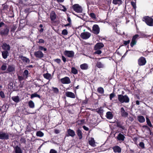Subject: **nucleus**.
Returning <instances> with one entry per match:
<instances>
[{"label":"nucleus","mask_w":153,"mask_h":153,"mask_svg":"<svg viewBox=\"0 0 153 153\" xmlns=\"http://www.w3.org/2000/svg\"><path fill=\"white\" fill-rule=\"evenodd\" d=\"M118 99L119 101L121 103H128L130 101L129 97L126 95H123L122 94H118Z\"/></svg>","instance_id":"f257e3e1"},{"label":"nucleus","mask_w":153,"mask_h":153,"mask_svg":"<svg viewBox=\"0 0 153 153\" xmlns=\"http://www.w3.org/2000/svg\"><path fill=\"white\" fill-rule=\"evenodd\" d=\"M142 20L148 25L153 26V19L152 17L148 16H145L143 18Z\"/></svg>","instance_id":"f03ea898"},{"label":"nucleus","mask_w":153,"mask_h":153,"mask_svg":"<svg viewBox=\"0 0 153 153\" xmlns=\"http://www.w3.org/2000/svg\"><path fill=\"white\" fill-rule=\"evenodd\" d=\"M71 8L77 13H81L82 12V8L78 4H74L72 6Z\"/></svg>","instance_id":"7ed1b4c3"},{"label":"nucleus","mask_w":153,"mask_h":153,"mask_svg":"<svg viewBox=\"0 0 153 153\" xmlns=\"http://www.w3.org/2000/svg\"><path fill=\"white\" fill-rule=\"evenodd\" d=\"M9 27L7 25L4 26V28H2L0 30V34L2 36L7 35L9 34Z\"/></svg>","instance_id":"20e7f679"},{"label":"nucleus","mask_w":153,"mask_h":153,"mask_svg":"<svg viewBox=\"0 0 153 153\" xmlns=\"http://www.w3.org/2000/svg\"><path fill=\"white\" fill-rule=\"evenodd\" d=\"M146 58L143 57H140L137 61L138 64L140 66H143L145 65L146 63Z\"/></svg>","instance_id":"39448f33"},{"label":"nucleus","mask_w":153,"mask_h":153,"mask_svg":"<svg viewBox=\"0 0 153 153\" xmlns=\"http://www.w3.org/2000/svg\"><path fill=\"white\" fill-rule=\"evenodd\" d=\"M9 139V135L7 133L3 132H0V139L7 140Z\"/></svg>","instance_id":"423d86ee"},{"label":"nucleus","mask_w":153,"mask_h":153,"mask_svg":"<svg viewBox=\"0 0 153 153\" xmlns=\"http://www.w3.org/2000/svg\"><path fill=\"white\" fill-rule=\"evenodd\" d=\"M100 32V28L99 26L97 25H94L92 27V29L91 32L94 34L97 35Z\"/></svg>","instance_id":"0eeeda50"},{"label":"nucleus","mask_w":153,"mask_h":153,"mask_svg":"<svg viewBox=\"0 0 153 153\" xmlns=\"http://www.w3.org/2000/svg\"><path fill=\"white\" fill-rule=\"evenodd\" d=\"M91 36V33L88 32H82L80 34L81 37L83 39H88Z\"/></svg>","instance_id":"6e6552de"},{"label":"nucleus","mask_w":153,"mask_h":153,"mask_svg":"<svg viewBox=\"0 0 153 153\" xmlns=\"http://www.w3.org/2000/svg\"><path fill=\"white\" fill-rule=\"evenodd\" d=\"M115 138L117 141L122 142L124 141L125 137L124 134L121 133H119Z\"/></svg>","instance_id":"1a4fd4ad"},{"label":"nucleus","mask_w":153,"mask_h":153,"mask_svg":"<svg viewBox=\"0 0 153 153\" xmlns=\"http://www.w3.org/2000/svg\"><path fill=\"white\" fill-rule=\"evenodd\" d=\"M64 55L68 57H73L74 56V53L72 51H69L65 50L64 52Z\"/></svg>","instance_id":"9d476101"},{"label":"nucleus","mask_w":153,"mask_h":153,"mask_svg":"<svg viewBox=\"0 0 153 153\" xmlns=\"http://www.w3.org/2000/svg\"><path fill=\"white\" fill-rule=\"evenodd\" d=\"M139 36L138 34H135L133 36L130 43V46L131 47H133L134 45H136L137 42L136 39Z\"/></svg>","instance_id":"9b49d317"},{"label":"nucleus","mask_w":153,"mask_h":153,"mask_svg":"<svg viewBox=\"0 0 153 153\" xmlns=\"http://www.w3.org/2000/svg\"><path fill=\"white\" fill-rule=\"evenodd\" d=\"M60 81L63 84H68L71 82L69 78L67 76L61 79Z\"/></svg>","instance_id":"f8f14e48"},{"label":"nucleus","mask_w":153,"mask_h":153,"mask_svg":"<svg viewBox=\"0 0 153 153\" xmlns=\"http://www.w3.org/2000/svg\"><path fill=\"white\" fill-rule=\"evenodd\" d=\"M104 46V45L103 43L102 42H98L95 45L94 49V50H100L103 48Z\"/></svg>","instance_id":"ddd939ff"},{"label":"nucleus","mask_w":153,"mask_h":153,"mask_svg":"<svg viewBox=\"0 0 153 153\" xmlns=\"http://www.w3.org/2000/svg\"><path fill=\"white\" fill-rule=\"evenodd\" d=\"M34 55L36 57L39 58H42L44 57V56L43 53L39 50L35 51L34 53Z\"/></svg>","instance_id":"4468645a"},{"label":"nucleus","mask_w":153,"mask_h":153,"mask_svg":"<svg viewBox=\"0 0 153 153\" xmlns=\"http://www.w3.org/2000/svg\"><path fill=\"white\" fill-rule=\"evenodd\" d=\"M67 136H71L73 137L75 135V131L69 128L67 130Z\"/></svg>","instance_id":"2eb2a0df"},{"label":"nucleus","mask_w":153,"mask_h":153,"mask_svg":"<svg viewBox=\"0 0 153 153\" xmlns=\"http://www.w3.org/2000/svg\"><path fill=\"white\" fill-rule=\"evenodd\" d=\"M65 95L67 97L71 98H75L76 97L74 94L71 92L66 91Z\"/></svg>","instance_id":"dca6fc26"},{"label":"nucleus","mask_w":153,"mask_h":153,"mask_svg":"<svg viewBox=\"0 0 153 153\" xmlns=\"http://www.w3.org/2000/svg\"><path fill=\"white\" fill-rule=\"evenodd\" d=\"M120 112L121 116L122 117H128V114L125 111L124 108L121 107L120 109Z\"/></svg>","instance_id":"f3484780"},{"label":"nucleus","mask_w":153,"mask_h":153,"mask_svg":"<svg viewBox=\"0 0 153 153\" xmlns=\"http://www.w3.org/2000/svg\"><path fill=\"white\" fill-rule=\"evenodd\" d=\"M76 133L78 136L79 139L81 140L82 139L83 137V133L81 130L79 128H78L76 130Z\"/></svg>","instance_id":"a211bd4d"},{"label":"nucleus","mask_w":153,"mask_h":153,"mask_svg":"<svg viewBox=\"0 0 153 153\" xmlns=\"http://www.w3.org/2000/svg\"><path fill=\"white\" fill-rule=\"evenodd\" d=\"M2 48L4 51H9L10 49V46L8 44L6 43H4L2 45Z\"/></svg>","instance_id":"6ab92c4d"},{"label":"nucleus","mask_w":153,"mask_h":153,"mask_svg":"<svg viewBox=\"0 0 153 153\" xmlns=\"http://www.w3.org/2000/svg\"><path fill=\"white\" fill-rule=\"evenodd\" d=\"M56 15L54 11H52L50 14V18L51 21H54L56 19Z\"/></svg>","instance_id":"aec40b11"},{"label":"nucleus","mask_w":153,"mask_h":153,"mask_svg":"<svg viewBox=\"0 0 153 153\" xmlns=\"http://www.w3.org/2000/svg\"><path fill=\"white\" fill-rule=\"evenodd\" d=\"M19 58L21 59L23 62H25L28 63L30 62V60L29 59L26 57L21 55L19 56Z\"/></svg>","instance_id":"412c9836"},{"label":"nucleus","mask_w":153,"mask_h":153,"mask_svg":"<svg viewBox=\"0 0 153 153\" xmlns=\"http://www.w3.org/2000/svg\"><path fill=\"white\" fill-rule=\"evenodd\" d=\"M114 152L115 153L117 152L120 153L121 152V148L118 146H116L113 147V148Z\"/></svg>","instance_id":"4be33fe9"},{"label":"nucleus","mask_w":153,"mask_h":153,"mask_svg":"<svg viewBox=\"0 0 153 153\" xmlns=\"http://www.w3.org/2000/svg\"><path fill=\"white\" fill-rule=\"evenodd\" d=\"M2 56L3 58L6 59L9 55L8 51H4L1 52Z\"/></svg>","instance_id":"5701e85b"},{"label":"nucleus","mask_w":153,"mask_h":153,"mask_svg":"<svg viewBox=\"0 0 153 153\" xmlns=\"http://www.w3.org/2000/svg\"><path fill=\"white\" fill-rule=\"evenodd\" d=\"M116 123L117 127L122 129L123 130H124L125 127L123 126V123L120 121H118L116 122Z\"/></svg>","instance_id":"b1692460"},{"label":"nucleus","mask_w":153,"mask_h":153,"mask_svg":"<svg viewBox=\"0 0 153 153\" xmlns=\"http://www.w3.org/2000/svg\"><path fill=\"white\" fill-rule=\"evenodd\" d=\"M15 70V68L13 65H9L8 66L7 71L8 72L10 73L14 71Z\"/></svg>","instance_id":"393cba45"},{"label":"nucleus","mask_w":153,"mask_h":153,"mask_svg":"<svg viewBox=\"0 0 153 153\" xmlns=\"http://www.w3.org/2000/svg\"><path fill=\"white\" fill-rule=\"evenodd\" d=\"M13 148L15 150V153H22V151L20 147L18 145H16V147H13Z\"/></svg>","instance_id":"a878e982"},{"label":"nucleus","mask_w":153,"mask_h":153,"mask_svg":"<svg viewBox=\"0 0 153 153\" xmlns=\"http://www.w3.org/2000/svg\"><path fill=\"white\" fill-rule=\"evenodd\" d=\"M114 117L113 115L110 111H108L106 113V117L108 119H112Z\"/></svg>","instance_id":"bb28decb"},{"label":"nucleus","mask_w":153,"mask_h":153,"mask_svg":"<svg viewBox=\"0 0 153 153\" xmlns=\"http://www.w3.org/2000/svg\"><path fill=\"white\" fill-rule=\"evenodd\" d=\"M122 0H113L112 3L115 5H120L122 4Z\"/></svg>","instance_id":"cd10ccee"},{"label":"nucleus","mask_w":153,"mask_h":153,"mask_svg":"<svg viewBox=\"0 0 153 153\" xmlns=\"http://www.w3.org/2000/svg\"><path fill=\"white\" fill-rule=\"evenodd\" d=\"M138 121L141 123H143L145 121V118L143 116H138L137 117Z\"/></svg>","instance_id":"c85d7f7f"},{"label":"nucleus","mask_w":153,"mask_h":153,"mask_svg":"<svg viewBox=\"0 0 153 153\" xmlns=\"http://www.w3.org/2000/svg\"><path fill=\"white\" fill-rule=\"evenodd\" d=\"M80 68L82 70H85L88 69V66L87 64L84 63L80 65Z\"/></svg>","instance_id":"c756f323"},{"label":"nucleus","mask_w":153,"mask_h":153,"mask_svg":"<svg viewBox=\"0 0 153 153\" xmlns=\"http://www.w3.org/2000/svg\"><path fill=\"white\" fill-rule=\"evenodd\" d=\"M12 99L15 102L17 103L19 101V98L18 96H13L11 97Z\"/></svg>","instance_id":"7c9ffc66"},{"label":"nucleus","mask_w":153,"mask_h":153,"mask_svg":"<svg viewBox=\"0 0 153 153\" xmlns=\"http://www.w3.org/2000/svg\"><path fill=\"white\" fill-rule=\"evenodd\" d=\"M28 105L30 108H33L35 107L34 103L32 100H30L28 102Z\"/></svg>","instance_id":"2f4dec72"},{"label":"nucleus","mask_w":153,"mask_h":153,"mask_svg":"<svg viewBox=\"0 0 153 153\" xmlns=\"http://www.w3.org/2000/svg\"><path fill=\"white\" fill-rule=\"evenodd\" d=\"M28 74L29 73L28 71L27 70H25L23 74V76L25 79L27 78Z\"/></svg>","instance_id":"473e14b6"},{"label":"nucleus","mask_w":153,"mask_h":153,"mask_svg":"<svg viewBox=\"0 0 153 153\" xmlns=\"http://www.w3.org/2000/svg\"><path fill=\"white\" fill-rule=\"evenodd\" d=\"M96 66L98 68H102L104 67L103 65L100 62H97L96 65Z\"/></svg>","instance_id":"72a5a7b5"},{"label":"nucleus","mask_w":153,"mask_h":153,"mask_svg":"<svg viewBox=\"0 0 153 153\" xmlns=\"http://www.w3.org/2000/svg\"><path fill=\"white\" fill-rule=\"evenodd\" d=\"M71 73L74 74H76L78 73V70L74 67L71 68Z\"/></svg>","instance_id":"f704fd0d"},{"label":"nucleus","mask_w":153,"mask_h":153,"mask_svg":"<svg viewBox=\"0 0 153 153\" xmlns=\"http://www.w3.org/2000/svg\"><path fill=\"white\" fill-rule=\"evenodd\" d=\"M35 97H37L40 99L41 98L40 95L36 93H35L33 94H32L31 95L30 98L32 99Z\"/></svg>","instance_id":"c9c22d12"},{"label":"nucleus","mask_w":153,"mask_h":153,"mask_svg":"<svg viewBox=\"0 0 153 153\" xmlns=\"http://www.w3.org/2000/svg\"><path fill=\"white\" fill-rule=\"evenodd\" d=\"M97 92L100 94H103L104 93V90L103 88L100 87L98 88L97 89Z\"/></svg>","instance_id":"e433bc0d"},{"label":"nucleus","mask_w":153,"mask_h":153,"mask_svg":"<svg viewBox=\"0 0 153 153\" xmlns=\"http://www.w3.org/2000/svg\"><path fill=\"white\" fill-rule=\"evenodd\" d=\"M51 74L48 73L44 74H43V76L44 77L47 79H49L51 77Z\"/></svg>","instance_id":"4c0bfd02"},{"label":"nucleus","mask_w":153,"mask_h":153,"mask_svg":"<svg viewBox=\"0 0 153 153\" xmlns=\"http://www.w3.org/2000/svg\"><path fill=\"white\" fill-rule=\"evenodd\" d=\"M44 135V133L41 131H38L36 133V135L38 137H43Z\"/></svg>","instance_id":"58836bf2"},{"label":"nucleus","mask_w":153,"mask_h":153,"mask_svg":"<svg viewBox=\"0 0 153 153\" xmlns=\"http://www.w3.org/2000/svg\"><path fill=\"white\" fill-rule=\"evenodd\" d=\"M146 123L150 127H152V125L149 119L147 117H146Z\"/></svg>","instance_id":"ea45409f"},{"label":"nucleus","mask_w":153,"mask_h":153,"mask_svg":"<svg viewBox=\"0 0 153 153\" xmlns=\"http://www.w3.org/2000/svg\"><path fill=\"white\" fill-rule=\"evenodd\" d=\"M52 91H53V93L56 94L59 93V90L57 88L53 87H52Z\"/></svg>","instance_id":"a19ab883"},{"label":"nucleus","mask_w":153,"mask_h":153,"mask_svg":"<svg viewBox=\"0 0 153 153\" xmlns=\"http://www.w3.org/2000/svg\"><path fill=\"white\" fill-rule=\"evenodd\" d=\"M130 42V41L129 40H128L127 41H123V45L125 46L128 45L127 48H128L129 44Z\"/></svg>","instance_id":"79ce46f5"},{"label":"nucleus","mask_w":153,"mask_h":153,"mask_svg":"<svg viewBox=\"0 0 153 153\" xmlns=\"http://www.w3.org/2000/svg\"><path fill=\"white\" fill-rule=\"evenodd\" d=\"M88 143L91 146H93L95 144V141L93 138H92L91 140L88 141Z\"/></svg>","instance_id":"37998d69"},{"label":"nucleus","mask_w":153,"mask_h":153,"mask_svg":"<svg viewBox=\"0 0 153 153\" xmlns=\"http://www.w3.org/2000/svg\"><path fill=\"white\" fill-rule=\"evenodd\" d=\"M7 68L6 64L4 63L1 66V69L2 71H5Z\"/></svg>","instance_id":"c03bdc74"},{"label":"nucleus","mask_w":153,"mask_h":153,"mask_svg":"<svg viewBox=\"0 0 153 153\" xmlns=\"http://www.w3.org/2000/svg\"><path fill=\"white\" fill-rule=\"evenodd\" d=\"M97 112L100 115L103 114V109L101 108H98L97 110Z\"/></svg>","instance_id":"a18cd8bd"},{"label":"nucleus","mask_w":153,"mask_h":153,"mask_svg":"<svg viewBox=\"0 0 153 153\" xmlns=\"http://www.w3.org/2000/svg\"><path fill=\"white\" fill-rule=\"evenodd\" d=\"M96 51L94 53L95 54L100 55L102 53V51L100 49L94 50Z\"/></svg>","instance_id":"49530a36"},{"label":"nucleus","mask_w":153,"mask_h":153,"mask_svg":"<svg viewBox=\"0 0 153 153\" xmlns=\"http://www.w3.org/2000/svg\"><path fill=\"white\" fill-rule=\"evenodd\" d=\"M20 141L21 143H23L25 144L26 143V140L24 137H22L20 139Z\"/></svg>","instance_id":"de8ad7c7"},{"label":"nucleus","mask_w":153,"mask_h":153,"mask_svg":"<svg viewBox=\"0 0 153 153\" xmlns=\"http://www.w3.org/2000/svg\"><path fill=\"white\" fill-rule=\"evenodd\" d=\"M17 27L16 26L14 25H13V26L12 27H11V28L10 31L11 32H13V33L15 31V30H16V29Z\"/></svg>","instance_id":"09e8293b"},{"label":"nucleus","mask_w":153,"mask_h":153,"mask_svg":"<svg viewBox=\"0 0 153 153\" xmlns=\"http://www.w3.org/2000/svg\"><path fill=\"white\" fill-rule=\"evenodd\" d=\"M85 120L82 119L81 120H78L77 121V122L79 125H80L84 123Z\"/></svg>","instance_id":"8fccbe9b"},{"label":"nucleus","mask_w":153,"mask_h":153,"mask_svg":"<svg viewBox=\"0 0 153 153\" xmlns=\"http://www.w3.org/2000/svg\"><path fill=\"white\" fill-rule=\"evenodd\" d=\"M139 146L142 149H143L145 148V144L143 142H140L139 144Z\"/></svg>","instance_id":"3c124183"},{"label":"nucleus","mask_w":153,"mask_h":153,"mask_svg":"<svg viewBox=\"0 0 153 153\" xmlns=\"http://www.w3.org/2000/svg\"><path fill=\"white\" fill-rule=\"evenodd\" d=\"M62 34L64 35H66L68 34V32L67 30L64 29L62 32Z\"/></svg>","instance_id":"603ef678"},{"label":"nucleus","mask_w":153,"mask_h":153,"mask_svg":"<svg viewBox=\"0 0 153 153\" xmlns=\"http://www.w3.org/2000/svg\"><path fill=\"white\" fill-rule=\"evenodd\" d=\"M24 78H25L23 76H18V80L19 81V82H21L22 80L24 79Z\"/></svg>","instance_id":"864d4df0"},{"label":"nucleus","mask_w":153,"mask_h":153,"mask_svg":"<svg viewBox=\"0 0 153 153\" xmlns=\"http://www.w3.org/2000/svg\"><path fill=\"white\" fill-rule=\"evenodd\" d=\"M0 95L1 97L2 98H4L5 97L4 94L2 91H0Z\"/></svg>","instance_id":"5fc2aeb1"},{"label":"nucleus","mask_w":153,"mask_h":153,"mask_svg":"<svg viewBox=\"0 0 153 153\" xmlns=\"http://www.w3.org/2000/svg\"><path fill=\"white\" fill-rule=\"evenodd\" d=\"M115 96V94L114 93H111V94H110V95H109V98H110V99L111 100H112V99Z\"/></svg>","instance_id":"6e6d98bb"},{"label":"nucleus","mask_w":153,"mask_h":153,"mask_svg":"<svg viewBox=\"0 0 153 153\" xmlns=\"http://www.w3.org/2000/svg\"><path fill=\"white\" fill-rule=\"evenodd\" d=\"M45 42V41L43 39H40L39 40V41L37 42V43L39 44L44 43Z\"/></svg>","instance_id":"4d7b16f0"},{"label":"nucleus","mask_w":153,"mask_h":153,"mask_svg":"<svg viewBox=\"0 0 153 153\" xmlns=\"http://www.w3.org/2000/svg\"><path fill=\"white\" fill-rule=\"evenodd\" d=\"M90 16L92 18L95 19L96 18L95 15L94 13H91L90 14Z\"/></svg>","instance_id":"13d9d810"},{"label":"nucleus","mask_w":153,"mask_h":153,"mask_svg":"<svg viewBox=\"0 0 153 153\" xmlns=\"http://www.w3.org/2000/svg\"><path fill=\"white\" fill-rule=\"evenodd\" d=\"M131 4L133 8L135 9L136 7V3L132 1L131 2Z\"/></svg>","instance_id":"bf43d9fd"},{"label":"nucleus","mask_w":153,"mask_h":153,"mask_svg":"<svg viewBox=\"0 0 153 153\" xmlns=\"http://www.w3.org/2000/svg\"><path fill=\"white\" fill-rule=\"evenodd\" d=\"M54 61L58 63L59 64L61 62V60L59 59H56L54 60Z\"/></svg>","instance_id":"052dcab7"},{"label":"nucleus","mask_w":153,"mask_h":153,"mask_svg":"<svg viewBox=\"0 0 153 153\" xmlns=\"http://www.w3.org/2000/svg\"><path fill=\"white\" fill-rule=\"evenodd\" d=\"M13 143H14V146H13V147H16V145H18L17 144L19 143V142L18 141L15 140H14L13 142Z\"/></svg>","instance_id":"680f3d73"},{"label":"nucleus","mask_w":153,"mask_h":153,"mask_svg":"<svg viewBox=\"0 0 153 153\" xmlns=\"http://www.w3.org/2000/svg\"><path fill=\"white\" fill-rule=\"evenodd\" d=\"M6 25L3 22H0V28L2 27L3 26H5Z\"/></svg>","instance_id":"e2e57ef3"},{"label":"nucleus","mask_w":153,"mask_h":153,"mask_svg":"<svg viewBox=\"0 0 153 153\" xmlns=\"http://www.w3.org/2000/svg\"><path fill=\"white\" fill-rule=\"evenodd\" d=\"M49 153H57V151L55 150L52 149H51Z\"/></svg>","instance_id":"0e129e2a"},{"label":"nucleus","mask_w":153,"mask_h":153,"mask_svg":"<svg viewBox=\"0 0 153 153\" xmlns=\"http://www.w3.org/2000/svg\"><path fill=\"white\" fill-rule=\"evenodd\" d=\"M44 47L41 46H38V49L39 51H43Z\"/></svg>","instance_id":"69168bd1"},{"label":"nucleus","mask_w":153,"mask_h":153,"mask_svg":"<svg viewBox=\"0 0 153 153\" xmlns=\"http://www.w3.org/2000/svg\"><path fill=\"white\" fill-rule=\"evenodd\" d=\"M54 132L56 134H58L60 133V131L59 130L55 129L54 130Z\"/></svg>","instance_id":"338daca9"},{"label":"nucleus","mask_w":153,"mask_h":153,"mask_svg":"<svg viewBox=\"0 0 153 153\" xmlns=\"http://www.w3.org/2000/svg\"><path fill=\"white\" fill-rule=\"evenodd\" d=\"M88 99L86 98L83 101V103L86 104L88 103Z\"/></svg>","instance_id":"774afa93"}]
</instances>
